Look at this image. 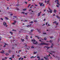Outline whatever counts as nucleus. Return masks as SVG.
I'll return each instance as SVG.
<instances>
[{"label":"nucleus","mask_w":60,"mask_h":60,"mask_svg":"<svg viewBox=\"0 0 60 60\" xmlns=\"http://www.w3.org/2000/svg\"><path fill=\"white\" fill-rule=\"evenodd\" d=\"M52 41H53L51 40H50L49 41V42H52Z\"/></svg>","instance_id":"5701e85b"},{"label":"nucleus","mask_w":60,"mask_h":60,"mask_svg":"<svg viewBox=\"0 0 60 60\" xmlns=\"http://www.w3.org/2000/svg\"><path fill=\"white\" fill-rule=\"evenodd\" d=\"M53 24H56V26H57L58 25V22L57 23L56 22V21H55V22H53Z\"/></svg>","instance_id":"39448f33"},{"label":"nucleus","mask_w":60,"mask_h":60,"mask_svg":"<svg viewBox=\"0 0 60 60\" xmlns=\"http://www.w3.org/2000/svg\"><path fill=\"white\" fill-rule=\"evenodd\" d=\"M44 60V59L42 58L41 60Z\"/></svg>","instance_id":"774afa93"},{"label":"nucleus","mask_w":60,"mask_h":60,"mask_svg":"<svg viewBox=\"0 0 60 60\" xmlns=\"http://www.w3.org/2000/svg\"><path fill=\"white\" fill-rule=\"evenodd\" d=\"M44 40H45V41H46L47 40V39L46 38H44Z\"/></svg>","instance_id":"bb28decb"},{"label":"nucleus","mask_w":60,"mask_h":60,"mask_svg":"<svg viewBox=\"0 0 60 60\" xmlns=\"http://www.w3.org/2000/svg\"><path fill=\"white\" fill-rule=\"evenodd\" d=\"M10 34H11V35H12V34H13V33H12V32H10Z\"/></svg>","instance_id":"dca6fc26"},{"label":"nucleus","mask_w":60,"mask_h":60,"mask_svg":"<svg viewBox=\"0 0 60 60\" xmlns=\"http://www.w3.org/2000/svg\"><path fill=\"white\" fill-rule=\"evenodd\" d=\"M44 48H47V49H49L50 48V47H47V46H45V47H44Z\"/></svg>","instance_id":"9d476101"},{"label":"nucleus","mask_w":60,"mask_h":60,"mask_svg":"<svg viewBox=\"0 0 60 60\" xmlns=\"http://www.w3.org/2000/svg\"><path fill=\"white\" fill-rule=\"evenodd\" d=\"M37 58H38V60H40V57L39 56H38L37 57Z\"/></svg>","instance_id":"9b49d317"},{"label":"nucleus","mask_w":60,"mask_h":60,"mask_svg":"<svg viewBox=\"0 0 60 60\" xmlns=\"http://www.w3.org/2000/svg\"><path fill=\"white\" fill-rule=\"evenodd\" d=\"M27 37H28V36H26V39H27Z\"/></svg>","instance_id":"a878e982"},{"label":"nucleus","mask_w":60,"mask_h":60,"mask_svg":"<svg viewBox=\"0 0 60 60\" xmlns=\"http://www.w3.org/2000/svg\"><path fill=\"white\" fill-rule=\"evenodd\" d=\"M35 37H37V38H38V39H40V38L38 36H36Z\"/></svg>","instance_id":"ddd939ff"},{"label":"nucleus","mask_w":60,"mask_h":60,"mask_svg":"<svg viewBox=\"0 0 60 60\" xmlns=\"http://www.w3.org/2000/svg\"><path fill=\"white\" fill-rule=\"evenodd\" d=\"M32 11V10L31 9H30V10H29V11Z\"/></svg>","instance_id":"4d7b16f0"},{"label":"nucleus","mask_w":60,"mask_h":60,"mask_svg":"<svg viewBox=\"0 0 60 60\" xmlns=\"http://www.w3.org/2000/svg\"><path fill=\"white\" fill-rule=\"evenodd\" d=\"M43 25H42V26H45V24H43Z\"/></svg>","instance_id":"864d4df0"},{"label":"nucleus","mask_w":60,"mask_h":60,"mask_svg":"<svg viewBox=\"0 0 60 60\" xmlns=\"http://www.w3.org/2000/svg\"><path fill=\"white\" fill-rule=\"evenodd\" d=\"M23 57L24 58H26V56H24Z\"/></svg>","instance_id":"49530a36"},{"label":"nucleus","mask_w":60,"mask_h":60,"mask_svg":"<svg viewBox=\"0 0 60 60\" xmlns=\"http://www.w3.org/2000/svg\"><path fill=\"white\" fill-rule=\"evenodd\" d=\"M36 53H37V52H34V54H36Z\"/></svg>","instance_id":"2f4dec72"},{"label":"nucleus","mask_w":60,"mask_h":60,"mask_svg":"<svg viewBox=\"0 0 60 60\" xmlns=\"http://www.w3.org/2000/svg\"><path fill=\"white\" fill-rule=\"evenodd\" d=\"M0 19L1 20H4V19H3L2 18H0Z\"/></svg>","instance_id":"79ce46f5"},{"label":"nucleus","mask_w":60,"mask_h":60,"mask_svg":"<svg viewBox=\"0 0 60 60\" xmlns=\"http://www.w3.org/2000/svg\"><path fill=\"white\" fill-rule=\"evenodd\" d=\"M48 1H47V4H48L49 3V0H48Z\"/></svg>","instance_id":"4be33fe9"},{"label":"nucleus","mask_w":60,"mask_h":60,"mask_svg":"<svg viewBox=\"0 0 60 60\" xmlns=\"http://www.w3.org/2000/svg\"><path fill=\"white\" fill-rule=\"evenodd\" d=\"M56 6L57 7H59V6L58 5H56Z\"/></svg>","instance_id":"37998d69"},{"label":"nucleus","mask_w":60,"mask_h":60,"mask_svg":"<svg viewBox=\"0 0 60 60\" xmlns=\"http://www.w3.org/2000/svg\"><path fill=\"white\" fill-rule=\"evenodd\" d=\"M34 56H32V57H31V58H34Z\"/></svg>","instance_id":"7c9ffc66"},{"label":"nucleus","mask_w":60,"mask_h":60,"mask_svg":"<svg viewBox=\"0 0 60 60\" xmlns=\"http://www.w3.org/2000/svg\"><path fill=\"white\" fill-rule=\"evenodd\" d=\"M39 45H49V44L46 43H44L41 42L40 43V44H39Z\"/></svg>","instance_id":"f257e3e1"},{"label":"nucleus","mask_w":60,"mask_h":60,"mask_svg":"<svg viewBox=\"0 0 60 60\" xmlns=\"http://www.w3.org/2000/svg\"><path fill=\"white\" fill-rule=\"evenodd\" d=\"M49 53H50V54H51V55H52V53L50 52H49Z\"/></svg>","instance_id":"69168bd1"},{"label":"nucleus","mask_w":60,"mask_h":60,"mask_svg":"<svg viewBox=\"0 0 60 60\" xmlns=\"http://www.w3.org/2000/svg\"><path fill=\"white\" fill-rule=\"evenodd\" d=\"M44 58H45V59H46V60H47V58H46V57H44Z\"/></svg>","instance_id":"c9c22d12"},{"label":"nucleus","mask_w":60,"mask_h":60,"mask_svg":"<svg viewBox=\"0 0 60 60\" xmlns=\"http://www.w3.org/2000/svg\"><path fill=\"white\" fill-rule=\"evenodd\" d=\"M5 19H7H7H8V18L7 17H5Z\"/></svg>","instance_id":"72a5a7b5"},{"label":"nucleus","mask_w":60,"mask_h":60,"mask_svg":"<svg viewBox=\"0 0 60 60\" xmlns=\"http://www.w3.org/2000/svg\"><path fill=\"white\" fill-rule=\"evenodd\" d=\"M48 9H49V11H49V10H47V11L48 12H50V13H52V10H51V9H50V8H49V7L48 8Z\"/></svg>","instance_id":"7ed1b4c3"},{"label":"nucleus","mask_w":60,"mask_h":60,"mask_svg":"<svg viewBox=\"0 0 60 60\" xmlns=\"http://www.w3.org/2000/svg\"><path fill=\"white\" fill-rule=\"evenodd\" d=\"M2 60H6L5 59H4V58L2 59Z\"/></svg>","instance_id":"09e8293b"},{"label":"nucleus","mask_w":60,"mask_h":60,"mask_svg":"<svg viewBox=\"0 0 60 60\" xmlns=\"http://www.w3.org/2000/svg\"><path fill=\"white\" fill-rule=\"evenodd\" d=\"M17 11H19V8H17Z\"/></svg>","instance_id":"3c124183"},{"label":"nucleus","mask_w":60,"mask_h":60,"mask_svg":"<svg viewBox=\"0 0 60 60\" xmlns=\"http://www.w3.org/2000/svg\"><path fill=\"white\" fill-rule=\"evenodd\" d=\"M33 31H34V30H31V31L32 32H33Z\"/></svg>","instance_id":"f704fd0d"},{"label":"nucleus","mask_w":60,"mask_h":60,"mask_svg":"<svg viewBox=\"0 0 60 60\" xmlns=\"http://www.w3.org/2000/svg\"><path fill=\"white\" fill-rule=\"evenodd\" d=\"M21 40H22V42H23V41H24V39H21Z\"/></svg>","instance_id":"393cba45"},{"label":"nucleus","mask_w":60,"mask_h":60,"mask_svg":"<svg viewBox=\"0 0 60 60\" xmlns=\"http://www.w3.org/2000/svg\"><path fill=\"white\" fill-rule=\"evenodd\" d=\"M30 23H33V21H31V22H30Z\"/></svg>","instance_id":"c03bdc74"},{"label":"nucleus","mask_w":60,"mask_h":60,"mask_svg":"<svg viewBox=\"0 0 60 60\" xmlns=\"http://www.w3.org/2000/svg\"><path fill=\"white\" fill-rule=\"evenodd\" d=\"M5 59H7V57H5Z\"/></svg>","instance_id":"338daca9"},{"label":"nucleus","mask_w":60,"mask_h":60,"mask_svg":"<svg viewBox=\"0 0 60 60\" xmlns=\"http://www.w3.org/2000/svg\"><path fill=\"white\" fill-rule=\"evenodd\" d=\"M39 41H41V42H43V41H41V40H39Z\"/></svg>","instance_id":"a19ab883"},{"label":"nucleus","mask_w":60,"mask_h":60,"mask_svg":"<svg viewBox=\"0 0 60 60\" xmlns=\"http://www.w3.org/2000/svg\"><path fill=\"white\" fill-rule=\"evenodd\" d=\"M39 4H40V6H43V3H41V4L40 3H39Z\"/></svg>","instance_id":"6e6552de"},{"label":"nucleus","mask_w":60,"mask_h":60,"mask_svg":"<svg viewBox=\"0 0 60 60\" xmlns=\"http://www.w3.org/2000/svg\"><path fill=\"white\" fill-rule=\"evenodd\" d=\"M50 59H53V58H52V57H51V56H50Z\"/></svg>","instance_id":"680f3d73"},{"label":"nucleus","mask_w":60,"mask_h":60,"mask_svg":"<svg viewBox=\"0 0 60 60\" xmlns=\"http://www.w3.org/2000/svg\"><path fill=\"white\" fill-rule=\"evenodd\" d=\"M21 58V60H23V59H24V58Z\"/></svg>","instance_id":"a18cd8bd"},{"label":"nucleus","mask_w":60,"mask_h":60,"mask_svg":"<svg viewBox=\"0 0 60 60\" xmlns=\"http://www.w3.org/2000/svg\"><path fill=\"white\" fill-rule=\"evenodd\" d=\"M30 5H31L30 4L28 6V8H29V7L30 6Z\"/></svg>","instance_id":"c85d7f7f"},{"label":"nucleus","mask_w":60,"mask_h":60,"mask_svg":"<svg viewBox=\"0 0 60 60\" xmlns=\"http://www.w3.org/2000/svg\"><path fill=\"white\" fill-rule=\"evenodd\" d=\"M21 13H22V14H25V12H21Z\"/></svg>","instance_id":"473e14b6"},{"label":"nucleus","mask_w":60,"mask_h":60,"mask_svg":"<svg viewBox=\"0 0 60 60\" xmlns=\"http://www.w3.org/2000/svg\"><path fill=\"white\" fill-rule=\"evenodd\" d=\"M14 49V47H12V49Z\"/></svg>","instance_id":"052dcab7"},{"label":"nucleus","mask_w":60,"mask_h":60,"mask_svg":"<svg viewBox=\"0 0 60 60\" xmlns=\"http://www.w3.org/2000/svg\"><path fill=\"white\" fill-rule=\"evenodd\" d=\"M26 22H27V20H25V21H24V22H26Z\"/></svg>","instance_id":"6e6d98bb"},{"label":"nucleus","mask_w":60,"mask_h":60,"mask_svg":"<svg viewBox=\"0 0 60 60\" xmlns=\"http://www.w3.org/2000/svg\"><path fill=\"white\" fill-rule=\"evenodd\" d=\"M50 38H51V39L52 38H53V37L52 36V37H50Z\"/></svg>","instance_id":"ea45409f"},{"label":"nucleus","mask_w":60,"mask_h":60,"mask_svg":"<svg viewBox=\"0 0 60 60\" xmlns=\"http://www.w3.org/2000/svg\"><path fill=\"white\" fill-rule=\"evenodd\" d=\"M2 51L3 52H1V53H4V51Z\"/></svg>","instance_id":"412c9836"},{"label":"nucleus","mask_w":60,"mask_h":60,"mask_svg":"<svg viewBox=\"0 0 60 60\" xmlns=\"http://www.w3.org/2000/svg\"><path fill=\"white\" fill-rule=\"evenodd\" d=\"M37 22V20H36L34 21V22Z\"/></svg>","instance_id":"de8ad7c7"},{"label":"nucleus","mask_w":60,"mask_h":60,"mask_svg":"<svg viewBox=\"0 0 60 60\" xmlns=\"http://www.w3.org/2000/svg\"><path fill=\"white\" fill-rule=\"evenodd\" d=\"M36 29L38 30V32H41V29H39L38 30V29Z\"/></svg>","instance_id":"1a4fd4ad"},{"label":"nucleus","mask_w":60,"mask_h":60,"mask_svg":"<svg viewBox=\"0 0 60 60\" xmlns=\"http://www.w3.org/2000/svg\"><path fill=\"white\" fill-rule=\"evenodd\" d=\"M15 24V22H14L12 23V24H13V25H14Z\"/></svg>","instance_id":"8fccbe9b"},{"label":"nucleus","mask_w":60,"mask_h":60,"mask_svg":"<svg viewBox=\"0 0 60 60\" xmlns=\"http://www.w3.org/2000/svg\"><path fill=\"white\" fill-rule=\"evenodd\" d=\"M45 20H46V19H44V21H45Z\"/></svg>","instance_id":"e2e57ef3"},{"label":"nucleus","mask_w":60,"mask_h":60,"mask_svg":"<svg viewBox=\"0 0 60 60\" xmlns=\"http://www.w3.org/2000/svg\"><path fill=\"white\" fill-rule=\"evenodd\" d=\"M8 52L9 53H10L11 52V50H9L8 51Z\"/></svg>","instance_id":"6ab92c4d"},{"label":"nucleus","mask_w":60,"mask_h":60,"mask_svg":"<svg viewBox=\"0 0 60 60\" xmlns=\"http://www.w3.org/2000/svg\"><path fill=\"white\" fill-rule=\"evenodd\" d=\"M43 34H46V33H43Z\"/></svg>","instance_id":"13d9d810"},{"label":"nucleus","mask_w":60,"mask_h":60,"mask_svg":"<svg viewBox=\"0 0 60 60\" xmlns=\"http://www.w3.org/2000/svg\"><path fill=\"white\" fill-rule=\"evenodd\" d=\"M31 41L32 42H33V44H37L38 43L37 41H35V39H32L31 40Z\"/></svg>","instance_id":"f03ea898"},{"label":"nucleus","mask_w":60,"mask_h":60,"mask_svg":"<svg viewBox=\"0 0 60 60\" xmlns=\"http://www.w3.org/2000/svg\"><path fill=\"white\" fill-rule=\"evenodd\" d=\"M57 4L58 5H60V4H59V1H58V0H57Z\"/></svg>","instance_id":"0eeeda50"},{"label":"nucleus","mask_w":60,"mask_h":60,"mask_svg":"<svg viewBox=\"0 0 60 60\" xmlns=\"http://www.w3.org/2000/svg\"><path fill=\"white\" fill-rule=\"evenodd\" d=\"M9 59H10L11 60H12V58L10 57L9 58Z\"/></svg>","instance_id":"b1692460"},{"label":"nucleus","mask_w":60,"mask_h":60,"mask_svg":"<svg viewBox=\"0 0 60 60\" xmlns=\"http://www.w3.org/2000/svg\"><path fill=\"white\" fill-rule=\"evenodd\" d=\"M14 18H17V17L15 16H14Z\"/></svg>","instance_id":"0e129e2a"},{"label":"nucleus","mask_w":60,"mask_h":60,"mask_svg":"<svg viewBox=\"0 0 60 60\" xmlns=\"http://www.w3.org/2000/svg\"><path fill=\"white\" fill-rule=\"evenodd\" d=\"M22 10L23 11H26V9L25 8V9H22Z\"/></svg>","instance_id":"2eb2a0df"},{"label":"nucleus","mask_w":60,"mask_h":60,"mask_svg":"<svg viewBox=\"0 0 60 60\" xmlns=\"http://www.w3.org/2000/svg\"><path fill=\"white\" fill-rule=\"evenodd\" d=\"M51 52L52 53H55V51H51Z\"/></svg>","instance_id":"c756f323"},{"label":"nucleus","mask_w":60,"mask_h":60,"mask_svg":"<svg viewBox=\"0 0 60 60\" xmlns=\"http://www.w3.org/2000/svg\"><path fill=\"white\" fill-rule=\"evenodd\" d=\"M3 24L4 26H5L6 27H7L8 26L7 25V23L5 22H4L3 23Z\"/></svg>","instance_id":"20e7f679"},{"label":"nucleus","mask_w":60,"mask_h":60,"mask_svg":"<svg viewBox=\"0 0 60 60\" xmlns=\"http://www.w3.org/2000/svg\"><path fill=\"white\" fill-rule=\"evenodd\" d=\"M14 55H12V58H14Z\"/></svg>","instance_id":"cd10ccee"},{"label":"nucleus","mask_w":60,"mask_h":60,"mask_svg":"<svg viewBox=\"0 0 60 60\" xmlns=\"http://www.w3.org/2000/svg\"><path fill=\"white\" fill-rule=\"evenodd\" d=\"M25 3L26 4H27V2H25Z\"/></svg>","instance_id":"603ef678"},{"label":"nucleus","mask_w":60,"mask_h":60,"mask_svg":"<svg viewBox=\"0 0 60 60\" xmlns=\"http://www.w3.org/2000/svg\"><path fill=\"white\" fill-rule=\"evenodd\" d=\"M47 24H48V22H47L46 23L45 25H47Z\"/></svg>","instance_id":"5fc2aeb1"},{"label":"nucleus","mask_w":60,"mask_h":60,"mask_svg":"<svg viewBox=\"0 0 60 60\" xmlns=\"http://www.w3.org/2000/svg\"><path fill=\"white\" fill-rule=\"evenodd\" d=\"M14 23H16V21L14 20Z\"/></svg>","instance_id":"4c0bfd02"},{"label":"nucleus","mask_w":60,"mask_h":60,"mask_svg":"<svg viewBox=\"0 0 60 60\" xmlns=\"http://www.w3.org/2000/svg\"><path fill=\"white\" fill-rule=\"evenodd\" d=\"M45 14H43L42 15V16H45Z\"/></svg>","instance_id":"e433bc0d"},{"label":"nucleus","mask_w":60,"mask_h":60,"mask_svg":"<svg viewBox=\"0 0 60 60\" xmlns=\"http://www.w3.org/2000/svg\"><path fill=\"white\" fill-rule=\"evenodd\" d=\"M21 57H20V58H19V60H20L21 59Z\"/></svg>","instance_id":"58836bf2"},{"label":"nucleus","mask_w":60,"mask_h":60,"mask_svg":"<svg viewBox=\"0 0 60 60\" xmlns=\"http://www.w3.org/2000/svg\"><path fill=\"white\" fill-rule=\"evenodd\" d=\"M54 13H56V12L57 11H56V10L55 9H54Z\"/></svg>","instance_id":"f8f14e48"},{"label":"nucleus","mask_w":60,"mask_h":60,"mask_svg":"<svg viewBox=\"0 0 60 60\" xmlns=\"http://www.w3.org/2000/svg\"><path fill=\"white\" fill-rule=\"evenodd\" d=\"M31 26V24H30V25H28L27 26V27H29V26Z\"/></svg>","instance_id":"f3484780"},{"label":"nucleus","mask_w":60,"mask_h":60,"mask_svg":"<svg viewBox=\"0 0 60 60\" xmlns=\"http://www.w3.org/2000/svg\"><path fill=\"white\" fill-rule=\"evenodd\" d=\"M19 5L18 4L16 5V6H19Z\"/></svg>","instance_id":"bf43d9fd"},{"label":"nucleus","mask_w":60,"mask_h":60,"mask_svg":"<svg viewBox=\"0 0 60 60\" xmlns=\"http://www.w3.org/2000/svg\"><path fill=\"white\" fill-rule=\"evenodd\" d=\"M57 17L58 19H60V17H58V16H57Z\"/></svg>","instance_id":"aec40b11"},{"label":"nucleus","mask_w":60,"mask_h":60,"mask_svg":"<svg viewBox=\"0 0 60 60\" xmlns=\"http://www.w3.org/2000/svg\"><path fill=\"white\" fill-rule=\"evenodd\" d=\"M31 48L32 49H34V46H33L31 47Z\"/></svg>","instance_id":"a211bd4d"},{"label":"nucleus","mask_w":60,"mask_h":60,"mask_svg":"<svg viewBox=\"0 0 60 60\" xmlns=\"http://www.w3.org/2000/svg\"><path fill=\"white\" fill-rule=\"evenodd\" d=\"M5 55H6V56H8L9 55V54L8 53H7L5 54Z\"/></svg>","instance_id":"4468645a"},{"label":"nucleus","mask_w":60,"mask_h":60,"mask_svg":"<svg viewBox=\"0 0 60 60\" xmlns=\"http://www.w3.org/2000/svg\"><path fill=\"white\" fill-rule=\"evenodd\" d=\"M41 11L40 12H39L38 13V16L39 17L41 15Z\"/></svg>","instance_id":"423d86ee"}]
</instances>
